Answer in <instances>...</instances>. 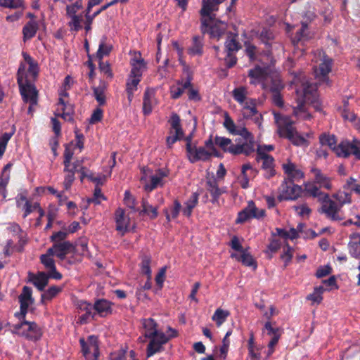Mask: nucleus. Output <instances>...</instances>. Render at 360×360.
<instances>
[{
    "instance_id": "nucleus-1",
    "label": "nucleus",
    "mask_w": 360,
    "mask_h": 360,
    "mask_svg": "<svg viewBox=\"0 0 360 360\" xmlns=\"http://www.w3.org/2000/svg\"><path fill=\"white\" fill-rule=\"evenodd\" d=\"M224 0H202V8L200 11V31L202 35L208 34L212 39H219L227 29V24L215 18L212 13L218 10V6ZM236 0H231V5L235 4Z\"/></svg>"
},
{
    "instance_id": "nucleus-2",
    "label": "nucleus",
    "mask_w": 360,
    "mask_h": 360,
    "mask_svg": "<svg viewBox=\"0 0 360 360\" xmlns=\"http://www.w3.org/2000/svg\"><path fill=\"white\" fill-rule=\"evenodd\" d=\"M319 143L322 146H328L338 157L348 158L354 155L360 160L359 142L356 139L352 142L342 141L337 145V138L335 135L323 133L319 136Z\"/></svg>"
},
{
    "instance_id": "nucleus-3",
    "label": "nucleus",
    "mask_w": 360,
    "mask_h": 360,
    "mask_svg": "<svg viewBox=\"0 0 360 360\" xmlns=\"http://www.w3.org/2000/svg\"><path fill=\"white\" fill-rule=\"evenodd\" d=\"M274 119L280 137L288 139L297 146H308V141L297 132L293 127L294 122L290 117L280 113H274Z\"/></svg>"
},
{
    "instance_id": "nucleus-4",
    "label": "nucleus",
    "mask_w": 360,
    "mask_h": 360,
    "mask_svg": "<svg viewBox=\"0 0 360 360\" xmlns=\"http://www.w3.org/2000/svg\"><path fill=\"white\" fill-rule=\"evenodd\" d=\"M17 83L20 94L25 103L37 105L38 103V90L34 82L28 78L25 72V65L21 63L17 72Z\"/></svg>"
},
{
    "instance_id": "nucleus-5",
    "label": "nucleus",
    "mask_w": 360,
    "mask_h": 360,
    "mask_svg": "<svg viewBox=\"0 0 360 360\" xmlns=\"http://www.w3.org/2000/svg\"><path fill=\"white\" fill-rule=\"evenodd\" d=\"M345 199L342 200L341 196L340 198L338 195H333L337 198L340 205H338L335 201L330 199L329 195L326 194L324 199L321 202V207L319 210V212L324 214L326 217L332 221H340L345 219L341 214V208L345 203L351 202V195L349 193H344Z\"/></svg>"
},
{
    "instance_id": "nucleus-6",
    "label": "nucleus",
    "mask_w": 360,
    "mask_h": 360,
    "mask_svg": "<svg viewBox=\"0 0 360 360\" xmlns=\"http://www.w3.org/2000/svg\"><path fill=\"white\" fill-rule=\"evenodd\" d=\"M280 193L278 200H295L301 195L302 188L300 186L295 184L291 181H285L282 182L279 187Z\"/></svg>"
},
{
    "instance_id": "nucleus-7",
    "label": "nucleus",
    "mask_w": 360,
    "mask_h": 360,
    "mask_svg": "<svg viewBox=\"0 0 360 360\" xmlns=\"http://www.w3.org/2000/svg\"><path fill=\"white\" fill-rule=\"evenodd\" d=\"M265 216V210H259L253 200L248 202L247 206L238 213L236 224H243L250 219H259Z\"/></svg>"
},
{
    "instance_id": "nucleus-8",
    "label": "nucleus",
    "mask_w": 360,
    "mask_h": 360,
    "mask_svg": "<svg viewBox=\"0 0 360 360\" xmlns=\"http://www.w3.org/2000/svg\"><path fill=\"white\" fill-rule=\"evenodd\" d=\"M77 309L78 314H82L79 316L77 323L81 325L86 324L91 320H96V313L94 312L93 304L84 301L79 300L77 302Z\"/></svg>"
},
{
    "instance_id": "nucleus-9",
    "label": "nucleus",
    "mask_w": 360,
    "mask_h": 360,
    "mask_svg": "<svg viewBox=\"0 0 360 360\" xmlns=\"http://www.w3.org/2000/svg\"><path fill=\"white\" fill-rule=\"evenodd\" d=\"M303 86V101L305 103H311L316 111H321V104L316 95V87L308 82H304Z\"/></svg>"
},
{
    "instance_id": "nucleus-10",
    "label": "nucleus",
    "mask_w": 360,
    "mask_h": 360,
    "mask_svg": "<svg viewBox=\"0 0 360 360\" xmlns=\"http://www.w3.org/2000/svg\"><path fill=\"white\" fill-rule=\"evenodd\" d=\"M256 160L257 162L262 160V169L264 170V176L266 179H269L275 176L274 158L271 155L266 154L261 148H258L257 150Z\"/></svg>"
},
{
    "instance_id": "nucleus-11",
    "label": "nucleus",
    "mask_w": 360,
    "mask_h": 360,
    "mask_svg": "<svg viewBox=\"0 0 360 360\" xmlns=\"http://www.w3.org/2000/svg\"><path fill=\"white\" fill-rule=\"evenodd\" d=\"M27 195L28 191L25 189L22 190L19 193H18V195L15 198L16 207L24 211L23 218H26L34 210H37V208L39 207V203L37 202L32 203L27 199Z\"/></svg>"
},
{
    "instance_id": "nucleus-12",
    "label": "nucleus",
    "mask_w": 360,
    "mask_h": 360,
    "mask_svg": "<svg viewBox=\"0 0 360 360\" xmlns=\"http://www.w3.org/2000/svg\"><path fill=\"white\" fill-rule=\"evenodd\" d=\"M75 252V248L70 241H63L62 243H55L49 248V253L53 254L60 261L66 258L67 255Z\"/></svg>"
},
{
    "instance_id": "nucleus-13",
    "label": "nucleus",
    "mask_w": 360,
    "mask_h": 360,
    "mask_svg": "<svg viewBox=\"0 0 360 360\" xmlns=\"http://www.w3.org/2000/svg\"><path fill=\"white\" fill-rule=\"evenodd\" d=\"M53 254L49 253V249L45 254L40 256V262L44 265L49 277L55 280H60L63 277L62 274L57 271L55 261L53 259Z\"/></svg>"
},
{
    "instance_id": "nucleus-14",
    "label": "nucleus",
    "mask_w": 360,
    "mask_h": 360,
    "mask_svg": "<svg viewBox=\"0 0 360 360\" xmlns=\"http://www.w3.org/2000/svg\"><path fill=\"white\" fill-rule=\"evenodd\" d=\"M169 340V338L163 333H160L157 338L150 339L146 349L147 357H151L155 354L162 352L164 349L163 345Z\"/></svg>"
},
{
    "instance_id": "nucleus-15",
    "label": "nucleus",
    "mask_w": 360,
    "mask_h": 360,
    "mask_svg": "<svg viewBox=\"0 0 360 360\" xmlns=\"http://www.w3.org/2000/svg\"><path fill=\"white\" fill-rule=\"evenodd\" d=\"M204 50L205 41L203 35L193 36L187 48V53L191 56L201 57L204 54Z\"/></svg>"
},
{
    "instance_id": "nucleus-16",
    "label": "nucleus",
    "mask_w": 360,
    "mask_h": 360,
    "mask_svg": "<svg viewBox=\"0 0 360 360\" xmlns=\"http://www.w3.org/2000/svg\"><path fill=\"white\" fill-rule=\"evenodd\" d=\"M187 158L190 162L195 163L198 161H207L213 155L205 147H197L195 144L193 145V148L190 153H187Z\"/></svg>"
},
{
    "instance_id": "nucleus-17",
    "label": "nucleus",
    "mask_w": 360,
    "mask_h": 360,
    "mask_svg": "<svg viewBox=\"0 0 360 360\" xmlns=\"http://www.w3.org/2000/svg\"><path fill=\"white\" fill-rule=\"evenodd\" d=\"M205 186L212 197L211 202L214 205L219 204V197L226 192L225 189L219 187L217 180L214 176L207 179Z\"/></svg>"
},
{
    "instance_id": "nucleus-18",
    "label": "nucleus",
    "mask_w": 360,
    "mask_h": 360,
    "mask_svg": "<svg viewBox=\"0 0 360 360\" xmlns=\"http://www.w3.org/2000/svg\"><path fill=\"white\" fill-rule=\"evenodd\" d=\"M282 168L286 177L285 181H291L292 182L302 179L304 174V172L298 169L295 163L288 161L282 165Z\"/></svg>"
},
{
    "instance_id": "nucleus-19",
    "label": "nucleus",
    "mask_w": 360,
    "mask_h": 360,
    "mask_svg": "<svg viewBox=\"0 0 360 360\" xmlns=\"http://www.w3.org/2000/svg\"><path fill=\"white\" fill-rule=\"evenodd\" d=\"M254 146V141L231 145L229 153L234 155L243 154L245 156H249L255 151Z\"/></svg>"
},
{
    "instance_id": "nucleus-20",
    "label": "nucleus",
    "mask_w": 360,
    "mask_h": 360,
    "mask_svg": "<svg viewBox=\"0 0 360 360\" xmlns=\"http://www.w3.org/2000/svg\"><path fill=\"white\" fill-rule=\"evenodd\" d=\"M23 323L28 326L27 331L23 333L25 337L33 342L39 340L43 335V331L38 324L36 322L27 320H24Z\"/></svg>"
},
{
    "instance_id": "nucleus-21",
    "label": "nucleus",
    "mask_w": 360,
    "mask_h": 360,
    "mask_svg": "<svg viewBox=\"0 0 360 360\" xmlns=\"http://www.w3.org/2000/svg\"><path fill=\"white\" fill-rule=\"evenodd\" d=\"M49 274L44 271H39L37 274L29 273V280L39 291L44 290L48 285Z\"/></svg>"
},
{
    "instance_id": "nucleus-22",
    "label": "nucleus",
    "mask_w": 360,
    "mask_h": 360,
    "mask_svg": "<svg viewBox=\"0 0 360 360\" xmlns=\"http://www.w3.org/2000/svg\"><path fill=\"white\" fill-rule=\"evenodd\" d=\"M333 60L327 56H324L322 62L320 63L317 75L321 80L330 85L328 74L331 72Z\"/></svg>"
},
{
    "instance_id": "nucleus-23",
    "label": "nucleus",
    "mask_w": 360,
    "mask_h": 360,
    "mask_svg": "<svg viewBox=\"0 0 360 360\" xmlns=\"http://www.w3.org/2000/svg\"><path fill=\"white\" fill-rule=\"evenodd\" d=\"M130 64L131 65V70L129 75L133 77L141 79L143 70L146 68V63L144 60L141 58L140 53H139L138 56L136 55L131 59Z\"/></svg>"
},
{
    "instance_id": "nucleus-24",
    "label": "nucleus",
    "mask_w": 360,
    "mask_h": 360,
    "mask_svg": "<svg viewBox=\"0 0 360 360\" xmlns=\"http://www.w3.org/2000/svg\"><path fill=\"white\" fill-rule=\"evenodd\" d=\"M96 316L105 317L112 313V303L105 299L97 300L93 304Z\"/></svg>"
},
{
    "instance_id": "nucleus-25",
    "label": "nucleus",
    "mask_w": 360,
    "mask_h": 360,
    "mask_svg": "<svg viewBox=\"0 0 360 360\" xmlns=\"http://www.w3.org/2000/svg\"><path fill=\"white\" fill-rule=\"evenodd\" d=\"M22 57L25 61L28 64V69L25 72L27 74L28 78L34 82L39 75V66L37 63L26 52H22Z\"/></svg>"
},
{
    "instance_id": "nucleus-26",
    "label": "nucleus",
    "mask_w": 360,
    "mask_h": 360,
    "mask_svg": "<svg viewBox=\"0 0 360 360\" xmlns=\"http://www.w3.org/2000/svg\"><path fill=\"white\" fill-rule=\"evenodd\" d=\"M311 172L314 175V184H319V188L330 190L332 188L331 180L328 176L322 173L321 169L313 167Z\"/></svg>"
},
{
    "instance_id": "nucleus-27",
    "label": "nucleus",
    "mask_w": 360,
    "mask_h": 360,
    "mask_svg": "<svg viewBox=\"0 0 360 360\" xmlns=\"http://www.w3.org/2000/svg\"><path fill=\"white\" fill-rule=\"evenodd\" d=\"M143 326L145 329L144 336L152 339L157 338L160 333L158 332V325L152 318L144 319L142 320Z\"/></svg>"
},
{
    "instance_id": "nucleus-28",
    "label": "nucleus",
    "mask_w": 360,
    "mask_h": 360,
    "mask_svg": "<svg viewBox=\"0 0 360 360\" xmlns=\"http://www.w3.org/2000/svg\"><path fill=\"white\" fill-rule=\"evenodd\" d=\"M116 229L121 232H126L128 230L129 219L124 216V210L122 208H118L115 213Z\"/></svg>"
},
{
    "instance_id": "nucleus-29",
    "label": "nucleus",
    "mask_w": 360,
    "mask_h": 360,
    "mask_svg": "<svg viewBox=\"0 0 360 360\" xmlns=\"http://www.w3.org/2000/svg\"><path fill=\"white\" fill-rule=\"evenodd\" d=\"M231 257L236 259L246 266L252 267L254 270L257 267L256 261L253 259L252 256L247 252V250L242 252L240 255L232 253Z\"/></svg>"
},
{
    "instance_id": "nucleus-30",
    "label": "nucleus",
    "mask_w": 360,
    "mask_h": 360,
    "mask_svg": "<svg viewBox=\"0 0 360 360\" xmlns=\"http://www.w3.org/2000/svg\"><path fill=\"white\" fill-rule=\"evenodd\" d=\"M39 30V24L36 20L28 21L22 28L23 41L32 39Z\"/></svg>"
},
{
    "instance_id": "nucleus-31",
    "label": "nucleus",
    "mask_w": 360,
    "mask_h": 360,
    "mask_svg": "<svg viewBox=\"0 0 360 360\" xmlns=\"http://www.w3.org/2000/svg\"><path fill=\"white\" fill-rule=\"evenodd\" d=\"M266 69L259 65H256L248 71V77L253 79L250 82L252 84L263 81L266 78Z\"/></svg>"
},
{
    "instance_id": "nucleus-32",
    "label": "nucleus",
    "mask_w": 360,
    "mask_h": 360,
    "mask_svg": "<svg viewBox=\"0 0 360 360\" xmlns=\"http://www.w3.org/2000/svg\"><path fill=\"white\" fill-rule=\"evenodd\" d=\"M250 171V174L253 176H256L257 174V171L252 168V165L250 163L244 164L241 168V176L242 180L240 181V186L243 188H248L249 186V176L247 174V171Z\"/></svg>"
},
{
    "instance_id": "nucleus-33",
    "label": "nucleus",
    "mask_w": 360,
    "mask_h": 360,
    "mask_svg": "<svg viewBox=\"0 0 360 360\" xmlns=\"http://www.w3.org/2000/svg\"><path fill=\"white\" fill-rule=\"evenodd\" d=\"M304 191L310 196L317 198L319 201L321 202L324 199V195L326 193L320 191V188L318 187L314 183H306L304 184Z\"/></svg>"
},
{
    "instance_id": "nucleus-34",
    "label": "nucleus",
    "mask_w": 360,
    "mask_h": 360,
    "mask_svg": "<svg viewBox=\"0 0 360 360\" xmlns=\"http://www.w3.org/2000/svg\"><path fill=\"white\" fill-rule=\"evenodd\" d=\"M153 96L154 93L152 91L149 89L145 91L143 99V113L144 115H150L153 110Z\"/></svg>"
},
{
    "instance_id": "nucleus-35",
    "label": "nucleus",
    "mask_w": 360,
    "mask_h": 360,
    "mask_svg": "<svg viewBox=\"0 0 360 360\" xmlns=\"http://www.w3.org/2000/svg\"><path fill=\"white\" fill-rule=\"evenodd\" d=\"M169 122L171 125V129L169 131V134H172L173 133L176 134H180L184 136V131L181 124V120L179 115L175 112H173L170 117Z\"/></svg>"
},
{
    "instance_id": "nucleus-36",
    "label": "nucleus",
    "mask_w": 360,
    "mask_h": 360,
    "mask_svg": "<svg viewBox=\"0 0 360 360\" xmlns=\"http://www.w3.org/2000/svg\"><path fill=\"white\" fill-rule=\"evenodd\" d=\"M243 115L244 117L249 118L257 113L255 100L252 98L248 99L244 102V103H243Z\"/></svg>"
},
{
    "instance_id": "nucleus-37",
    "label": "nucleus",
    "mask_w": 360,
    "mask_h": 360,
    "mask_svg": "<svg viewBox=\"0 0 360 360\" xmlns=\"http://www.w3.org/2000/svg\"><path fill=\"white\" fill-rule=\"evenodd\" d=\"M141 206L142 210L139 211L140 214H145L152 219L158 217V212L157 207L150 205L146 199H142Z\"/></svg>"
},
{
    "instance_id": "nucleus-38",
    "label": "nucleus",
    "mask_w": 360,
    "mask_h": 360,
    "mask_svg": "<svg viewBox=\"0 0 360 360\" xmlns=\"http://www.w3.org/2000/svg\"><path fill=\"white\" fill-rule=\"evenodd\" d=\"M62 290V288L53 285L49 288L43 294L41 295L40 302L43 304H46V301H50L54 298L59 292Z\"/></svg>"
},
{
    "instance_id": "nucleus-39",
    "label": "nucleus",
    "mask_w": 360,
    "mask_h": 360,
    "mask_svg": "<svg viewBox=\"0 0 360 360\" xmlns=\"http://www.w3.org/2000/svg\"><path fill=\"white\" fill-rule=\"evenodd\" d=\"M0 6L11 9H25L24 0H0Z\"/></svg>"
},
{
    "instance_id": "nucleus-40",
    "label": "nucleus",
    "mask_w": 360,
    "mask_h": 360,
    "mask_svg": "<svg viewBox=\"0 0 360 360\" xmlns=\"http://www.w3.org/2000/svg\"><path fill=\"white\" fill-rule=\"evenodd\" d=\"M230 315L229 311L218 308L214 313L212 319L216 322L217 326H220L224 323L227 317Z\"/></svg>"
},
{
    "instance_id": "nucleus-41",
    "label": "nucleus",
    "mask_w": 360,
    "mask_h": 360,
    "mask_svg": "<svg viewBox=\"0 0 360 360\" xmlns=\"http://www.w3.org/2000/svg\"><path fill=\"white\" fill-rule=\"evenodd\" d=\"M94 96L99 105H104L106 103L105 96V86H98L92 87Z\"/></svg>"
},
{
    "instance_id": "nucleus-42",
    "label": "nucleus",
    "mask_w": 360,
    "mask_h": 360,
    "mask_svg": "<svg viewBox=\"0 0 360 360\" xmlns=\"http://www.w3.org/2000/svg\"><path fill=\"white\" fill-rule=\"evenodd\" d=\"M247 89L244 86L235 88L232 91V96L236 101L240 104L244 103L247 97Z\"/></svg>"
},
{
    "instance_id": "nucleus-43",
    "label": "nucleus",
    "mask_w": 360,
    "mask_h": 360,
    "mask_svg": "<svg viewBox=\"0 0 360 360\" xmlns=\"http://www.w3.org/2000/svg\"><path fill=\"white\" fill-rule=\"evenodd\" d=\"M112 46L105 44V38H103L100 42L98 49L96 52V57L101 60L105 56H108L111 52Z\"/></svg>"
},
{
    "instance_id": "nucleus-44",
    "label": "nucleus",
    "mask_w": 360,
    "mask_h": 360,
    "mask_svg": "<svg viewBox=\"0 0 360 360\" xmlns=\"http://www.w3.org/2000/svg\"><path fill=\"white\" fill-rule=\"evenodd\" d=\"M241 48L240 44L236 39V36L227 39L225 42V49L226 53H234Z\"/></svg>"
},
{
    "instance_id": "nucleus-45",
    "label": "nucleus",
    "mask_w": 360,
    "mask_h": 360,
    "mask_svg": "<svg viewBox=\"0 0 360 360\" xmlns=\"http://www.w3.org/2000/svg\"><path fill=\"white\" fill-rule=\"evenodd\" d=\"M325 289L323 286L316 287L314 292L307 295V299L312 301L317 304H320L323 300L322 294Z\"/></svg>"
},
{
    "instance_id": "nucleus-46",
    "label": "nucleus",
    "mask_w": 360,
    "mask_h": 360,
    "mask_svg": "<svg viewBox=\"0 0 360 360\" xmlns=\"http://www.w3.org/2000/svg\"><path fill=\"white\" fill-rule=\"evenodd\" d=\"M293 256V248L288 243L283 247V253L280 257L284 262V267L285 268L291 262Z\"/></svg>"
},
{
    "instance_id": "nucleus-47",
    "label": "nucleus",
    "mask_w": 360,
    "mask_h": 360,
    "mask_svg": "<svg viewBox=\"0 0 360 360\" xmlns=\"http://www.w3.org/2000/svg\"><path fill=\"white\" fill-rule=\"evenodd\" d=\"M151 257L150 255H144L142 257L141 262V269L142 274L146 275L148 278H150L151 270H150Z\"/></svg>"
},
{
    "instance_id": "nucleus-48",
    "label": "nucleus",
    "mask_w": 360,
    "mask_h": 360,
    "mask_svg": "<svg viewBox=\"0 0 360 360\" xmlns=\"http://www.w3.org/2000/svg\"><path fill=\"white\" fill-rule=\"evenodd\" d=\"M214 143L216 145L219 146L224 152L228 153L229 146L231 145H233L231 143V140L230 139L218 136H216L214 139Z\"/></svg>"
},
{
    "instance_id": "nucleus-49",
    "label": "nucleus",
    "mask_w": 360,
    "mask_h": 360,
    "mask_svg": "<svg viewBox=\"0 0 360 360\" xmlns=\"http://www.w3.org/2000/svg\"><path fill=\"white\" fill-rule=\"evenodd\" d=\"M349 252L352 257L360 259V237L358 241H351L348 244Z\"/></svg>"
},
{
    "instance_id": "nucleus-50",
    "label": "nucleus",
    "mask_w": 360,
    "mask_h": 360,
    "mask_svg": "<svg viewBox=\"0 0 360 360\" xmlns=\"http://www.w3.org/2000/svg\"><path fill=\"white\" fill-rule=\"evenodd\" d=\"M231 330L227 331L222 340V346L220 348V354L221 357L223 358L224 359H226L229 351V347L230 345V340L229 339V337L231 335Z\"/></svg>"
},
{
    "instance_id": "nucleus-51",
    "label": "nucleus",
    "mask_w": 360,
    "mask_h": 360,
    "mask_svg": "<svg viewBox=\"0 0 360 360\" xmlns=\"http://www.w3.org/2000/svg\"><path fill=\"white\" fill-rule=\"evenodd\" d=\"M32 290L30 287L28 286H24L22 288V293L20 295L18 299L19 302L21 303V302H32L33 300L32 297Z\"/></svg>"
},
{
    "instance_id": "nucleus-52",
    "label": "nucleus",
    "mask_w": 360,
    "mask_h": 360,
    "mask_svg": "<svg viewBox=\"0 0 360 360\" xmlns=\"http://www.w3.org/2000/svg\"><path fill=\"white\" fill-rule=\"evenodd\" d=\"M163 180L158 177L156 175H152L150 176V184L145 186V190L148 191H152L155 189L158 186H163Z\"/></svg>"
},
{
    "instance_id": "nucleus-53",
    "label": "nucleus",
    "mask_w": 360,
    "mask_h": 360,
    "mask_svg": "<svg viewBox=\"0 0 360 360\" xmlns=\"http://www.w3.org/2000/svg\"><path fill=\"white\" fill-rule=\"evenodd\" d=\"M124 202L127 207L132 210L134 212H139L138 209H136V200L131 195L129 191L124 192Z\"/></svg>"
},
{
    "instance_id": "nucleus-54",
    "label": "nucleus",
    "mask_w": 360,
    "mask_h": 360,
    "mask_svg": "<svg viewBox=\"0 0 360 360\" xmlns=\"http://www.w3.org/2000/svg\"><path fill=\"white\" fill-rule=\"evenodd\" d=\"M72 20L69 22L68 25L70 27L71 31L77 32L82 29L81 22L82 20V16L79 15H69Z\"/></svg>"
},
{
    "instance_id": "nucleus-55",
    "label": "nucleus",
    "mask_w": 360,
    "mask_h": 360,
    "mask_svg": "<svg viewBox=\"0 0 360 360\" xmlns=\"http://www.w3.org/2000/svg\"><path fill=\"white\" fill-rule=\"evenodd\" d=\"M101 200H105V197L102 193L101 189L98 186H96L94 189V196L88 200L89 203H94L95 205H99Z\"/></svg>"
},
{
    "instance_id": "nucleus-56",
    "label": "nucleus",
    "mask_w": 360,
    "mask_h": 360,
    "mask_svg": "<svg viewBox=\"0 0 360 360\" xmlns=\"http://www.w3.org/2000/svg\"><path fill=\"white\" fill-rule=\"evenodd\" d=\"M293 113L296 116H300L302 113H303L302 117L304 120H310L311 117V116L309 113L305 112L304 103L302 101L298 103L297 105L294 108Z\"/></svg>"
},
{
    "instance_id": "nucleus-57",
    "label": "nucleus",
    "mask_w": 360,
    "mask_h": 360,
    "mask_svg": "<svg viewBox=\"0 0 360 360\" xmlns=\"http://www.w3.org/2000/svg\"><path fill=\"white\" fill-rule=\"evenodd\" d=\"M141 79L138 77H133L129 75L126 83V91L129 90L136 91L137 90V86L141 82Z\"/></svg>"
},
{
    "instance_id": "nucleus-58",
    "label": "nucleus",
    "mask_w": 360,
    "mask_h": 360,
    "mask_svg": "<svg viewBox=\"0 0 360 360\" xmlns=\"http://www.w3.org/2000/svg\"><path fill=\"white\" fill-rule=\"evenodd\" d=\"M224 127L231 134H233L236 129V124L231 117L226 113L224 122Z\"/></svg>"
},
{
    "instance_id": "nucleus-59",
    "label": "nucleus",
    "mask_w": 360,
    "mask_h": 360,
    "mask_svg": "<svg viewBox=\"0 0 360 360\" xmlns=\"http://www.w3.org/2000/svg\"><path fill=\"white\" fill-rule=\"evenodd\" d=\"M29 304V302H21V303H20V312L15 313V316L17 317L19 320H25V318L28 311Z\"/></svg>"
},
{
    "instance_id": "nucleus-60",
    "label": "nucleus",
    "mask_w": 360,
    "mask_h": 360,
    "mask_svg": "<svg viewBox=\"0 0 360 360\" xmlns=\"http://www.w3.org/2000/svg\"><path fill=\"white\" fill-rule=\"evenodd\" d=\"M103 117V111L102 109L97 108L95 109L90 117L89 122L95 124L102 120Z\"/></svg>"
},
{
    "instance_id": "nucleus-61",
    "label": "nucleus",
    "mask_w": 360,
    "mask_h": 360,
    "mask_svg": "<svg viewBox=\"0 0 360 360\" xmlns=\"http://www.w3.org/2000/svg\"><path fill=\"white\" fill-rule=\"evenodd\" d=\"M68 237V232L60 231L53 233L51 237V240L53 243H62L65 241V238Z\"/></svg>"
},
{
    "instance_id": "nucleus-62",
    "label": "nucleus",
    "mask_w": 360,
    "mask_h": 360,
    "mask_svg": "<svg viewBox=\"0 0 360 360\" xmlns=\"http://www.w3.org/2000/svg\"><path fill=\"white\" fill-rule=\"evenodd\" d=\"M233 135H240L244 139L245 141H253V137L250 132L248 131V130L245 127H242L240 129H236L235 132L233 133Z\"/></svg>"
},
{
    "instance_id": "nucleus-63",
    "label": "nucleus",
    "mask_w": 360,
    "mask_h": 360,
    "mask_svg": "<svg viewBox=\"0 0 360 360\" xmlns=\"http://www.w3.org/2000/svg\"><path fill=\"white\" fill-rule=\"evenodd\" d=\"M10 174H4L1 172L0 176V192L4 195L6 191V186L9 182Z\"/></svg>"
},
{
    "instance_id": "nucleus-64",
    "label": "nucleus",
    "mask_w": 360,
    "mask_h": 360,
    "mask_svg": "<svg viewBox=\"0 0 360 360\" xmlns=\"http://www.w3.org/2000/svg\"><path fill=\"white\" fill-rule=\"evenodd\" d=\"M126 358V350L120 349L118 351L110 353V360H124Z\"/></svg>"
}]
</instances>
